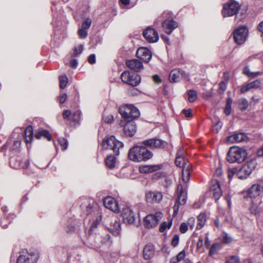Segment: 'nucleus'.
I'll use <instances>...</instances> for the list:
<instances>
[{
	"label": "nucleus",
	"mask_w": 263,
	"mask_h": 263,
	"mask_svg": "<svg viewBox=\"0 0 263 263\" xmlns=\"http://www.w3.org/2000/svg\"><path fill=\"white\" fill-rule=\"evenodd\" d=\"M251 90L250 88V87L249 86V84H247L246 85H243L241 87L240 89V91L242 93H244L245 92H247V91Z\"/></svg>",
	"instance_id": "obj_61"
},
{
	"label": "nucleus",
	"mask_w": 263,
	"mask_h": 263,
	"mask_svg": "<svg viewBox=\"0 0 263 263\" xmlns=\"http://www.w3.org/2000/svg\"><path fill=\"white\" fill-rule=\"evenodd\" d=\"M122 215L125 222L133 224L135 222V214L130 207L126 206L123 209Z\"/></svg>",
	"instance_id": "obj_21"
},
{
	"label": "nucleus",
	"mask_w": 263,
	"mask_h": 263,
	"mask_svg": "<svg viewBox=\"0 0 263 263\" xmlns=\"http://www.w3.org/2000/svg\"><path fill=\"white\" fill-rule=\"evenodd\" d=\"M237 168L235 167L229 168L228 170V176L230 179H231L234 175L237 173Z\"/></svg>",
	"instance_id": "obj_48"
},
{
	"label": "nucleus",
	"mask_w": 263,
	"mask_h": 263,
	"mask_svg": "<svg viewBox=\"0 0 263 263\" xmlns=\"http://www.w3.org/2000/svg\"><path fill=\"white\" fill-rule=\"evenodd\" d=\"M105 164L110 169L114 168L116 164V158L112 155L108 156L105 159Z\"/></svg>",
	"instance_id": "obj_35"
},
{
	"label": "nucleus",
	"mask_w": 263,
	"mask_h": 263,
	"mask_svg": "<svg viewBox=\"0 0 263 263\" xmlns=\"http://www.w3.org/2000/svg\"><path fill=\"white\" fill-rule=\"evenodd\" d=\"M126 65L129 69L136 72L140 71L143 68L142 63L137 59L127 60Z\"/></svg>",
	"instance_id": "obj_24"
},
{
	"label": "nucleus",
	"mask_w": 263,
	"mask_h": 263,
	"mask_svg": "<svg viewBox=\"0 0 263 263\" xmlns=\"http://www.w3.org/2000/svg\"><path fill=\"white\" fill-rule=\"evenodd\" d=\"M238 106L240 110H245L248 106V102L247 99L243 98L238 101Z\"/></svg>",
	"instance_id": "obj_39"
},
{
	"label": "nucleus",
	"mask_w": 263,
	"mask_h": 263,
	"mask_svg": "<svg viewBox=\"0 0 263 263\" xmlns=\"http://www.w3.org/2000/svg\"><path fill=\"white\" fill-rule=\"evenodd\" d=\"M42 137L46 138L48 141L51 140V135L49 132L47 130H41L35 135V137L37 139H40Z\"/></svg>",
	"instance_id": "obj_37"
},
{
	"label": "nucleus",
	"mask_w": 263,
	"mask_h": 263,
	"mask_svg": "<svg viewBox=\"0 0 263 263\" xmlns=\"http://www.w3.org/2000/svg\"><path fill=\"white\" fill-rule=\"evenodd\" d=\"M120 125L123 128V132L127 137H133L137 132L136 123L133 119L128 120L121 119Z\"/></svg>",
	"instance_id": "obj_9"
},
{
	"label": "nucleus",
	"mask_w": 263,
	"mask_h": 263,
	"mask_svg": "<svg viewBox=\"0 0 263 263\" xmlns=\"http://www.w3.org/2000/svg\"><path fill=\"white\" fill-rule=\"evenodd\" d=\"M16 139V140L13 141V145L10 147V148L12 150L17 149L21 146V140L18 138H17Z\"/></svg>",
	"instance_id": "obj_46"
},
{
	"label": "nucleus",
	"mask_w": 263,
	"mask_h": 263,
	"mask_svg": "<svg viewBox=\"0 0 263 263\" xmlns=\"http://www.w3.org/2000/svg\"><path fill=\"white\" fill-rule=\"evenodd\" d=\"M203 239L201 236H200L197 243V249L199 250L203 246Z\"/></svg>",
	"instance_id": "obj_60"
},
{
	"label": "nucleus",
	"mask_w": 263,
	"mask_h": 263,
	"mask_svg": "<svg viewBox=\"0 0 263 263\" xmlns=\"http://www.w3.org/2000/svg\"><path fill=\"white\" fill-rule=\"evenodd\" d=\"M185 256V253L184 250L180 252L177 256V260H178L179 261H181L182 259H183Z\"/></svg>",
	"instance_id": "obj_58"
},
{
	"label": "nucleus",
	"mask_w": 263,
	"mask_h": 263,
	"mask_svg": "<svg viewBox=\"0 0 263 263\" xmlns=\"http://www.w3.org/2000/svg\"><path fill=\"white\" fill-rule=\"evenodd\" d=\"M91 20L89 18H87L82 23L81 28L82 29H84L85 30H88L91 26Z\"/></svg>",
	"instance_id": "obj_43"
},
{
	"label": "nucleus",
	"mask_w": 263,
	"mask_h": 263,
	"mask_svg": "<svg viewBox=\"0 0 263 263\" xmlns=\"http://www.w3.org/2000/svg\"><path fill=\"white\" fill-rule=\"evenodd\" d=\"M221 248V245L219 243H213L210 248L209 251V256H212L214 254H216L218 251Z\"/></svg>",
	"instance_id": "obj_36"
},
{
	"label": "nucleus",
	"mask_w": 263,
	"mask_h": 263,
	"mask_svg": "<svg viewBox=\"0 0 263 263\" xmlns=\"http://www.w3.org/2000/svg\"><path fill=\"white\" fill-rule=\"evenodd\" d=\"M143 257L145 259H149L154 255V248L152 245L148 244L145 246L143 251Z\"/></svg>",
	"instance_id": "obj_29"
},
{
	"label": "nucleus",
	"mask_w": 263,
	"mask_h": 263,
	"mask_svg": "<svg viewBox=\"0 0 263 263\" xmlns=\"http://www.w3.org/2000/svg\"><path fill=\"white\" fill-rule=\"evenodd\" d=\"M59 81H60V87L61 89H64L66 87L67 82L68 79L66 76H61L59 77Z\"/></svg>",
	"instance_id": "obj_40"
},
{
	"label": "nucleus",
	"mask_w": 263,
	"mask_h": 263,
	"mask_svg": "<svg viewBox=\"0 0 263 263\" xmlns=\"http://www.w3.org/2000/svg\"><path fill=\"white\" fill-rule=\"evenodd\" d=\"M177 198L176 199L175 204L173 206V216L177 215L179 206L185 204L187 199V191L185 187L183 188L182 184H179L177 189Z\"/></svg>",
	"instance_id": "obj_4"
},
{
	"label": "nucleus",
	"mask_w": 263,
	"mask_h": 263,
	"mask_svg": "<svg viewBox=\"0 0 263 263\" xmlns=\"http://www.w3.org/2000/svg\"><path fill=\"white\" fill-rule=\"evenodd\" d=\"M248 139V138L247 135L243 133H235L233 135L228 137V141L231 143L241 142L247 141Z\"/></svg>",
	"instance_id": "obj_23"
},
{
	"label": "nucleus",
	"mask_w": 263,
	"mask_h": 263,
	"mask_svg": "<svg viewBox=\"0 0 263 263\" xmlns=\"http://www.w3.org/2000/svg\"><path fill=\"white\" fill-rule=\"evenodd\" d=\"M256 161L254 159H251L247 161L237 171L236 176L241 179L247 178L256 168Z\"/></svg>",
	"instance_id": "obj_6"
},
{
	"label": "nucleus",
	"mask_w": 263,
	"mask_h": 263,
	"mask_svg": "<svg viewBox=\"0 0 263 263\" xmlns=\"http://www.w3.org/2000/svg\"><path fill=\"white\" fill-rule=\"evenodd\" d=\"M188 100L190 102H194L197 98V92L195 90H190L187 92Z\"/></svg>",
	"instance_id": "obj_38"
},
{
	"label": "nucleus",
	"mask_w": 263,
	"mask_h": 263,
	"mask_svg": "<svg viewBox=\"0 0 263 263\" xmlns=\"http://www.w3.org/2000/svg\"><path fill=\"white\" fill-rule=\"evenodd\" d=\"M161 164L159 165H143L139 167V171L141 173H151L160 170Z\"/></svg>",
	"instance_id": "obj_25"
},
{
	"label": "nucleus",
	"mask_w": 263,
	"mask_h": 263,
	"mask_svg": "<svg viewBox=\"0 0 263 263\" xmlns=\"http://www.w3.org/2000/svg\"><path fill=\"white\" fill-rule=\"evenodd\" d=\"M136 55L137 58L147 63L151 59L152 53L151 50H137Z\"/></svg>",
	"instance_id": "obj_26"
},
{
	"label": "nucleus",
	"mask_w": 263,
	"mask_h": 263,
	"mask_svg": "<svg viewBox=\"0 0 263 263\" xmlns=\"http://www.w3.org/2000/svg\"><path fill=\"white\" fill-rule=\"evenodd\" d=\"M146 200L148 203L155 204L161 202L163 194L159 191H148L145 194Z\"/></svg>",
	"instance_id": "obj_13"
},
{
	"label": "nucleus",
	"mask_w": 263,
	"mask_h": 263,
	"mask_svg": "<svg viewBox=\"0 0 263 263\" xmlns=\"http://www.w3.org/2000/svg\"><path fill=\"white\" fill-rule=\"evenodd\" d=\"M188 229V227L186 223L183 222L181 224L180 227V231L182 233H185Z\"/></svg>",
	"instance_id": "obj_54"
},
{
	"label": "nucleus",
	"mask_w": 263,
	"mask_h": 263,
	"mask_svg": "<svg viewBox=\"0 0 263 263\" xmlns=\"http://www.w3.org/2000/svg\"><path fill=\"white\" fill-rule=\"evenodd\" d=\"M227 89V82L222 81L219 85V92L222 93Z\"/></svg>",
	"instance_id": "obj_49"
},
{
	"label": "nucleus",
	"mask_w": 263,
	"mask_h": 263,
	"mask_svg": "<svg viewBox=\"0 0 263 263\" xmlns=\"http://www.w3.org/2000/svg\"><path fill=\"white\" fill-rule=\"evenodd\" d=\"M261 203L258 204L257 202L252 200L251 203L249 208V211L251 214L257 215L261 213L262 211V208L260 206Z\"/></svg>",
	"instance_id": "obj_27"
},
{
	"label": "nucleus",
	"mask_w": 263,
	"mask_h": 263,
	"mask_svg": "<svg viewBox=\"0 0 263 263\" xmlns=\"http://www.w3.org/2000/svg\"><path fill=\"white\" fill-rule=\"evenodd\" d=\"M248 35V29L244 26L238 27L233 32L234 41L238 45L242 44L247 40Z\"/></svg>",
	"instance_id": "obj_10"
},
{
	"label": "nucleus",
	"mask_w": 263,
	"mask_h": 263,
	"mask_svg": "<svg viewBox=\"0 0 263 263\" xmlns=\"http://www.w3.org/2000/svg\"><path fill=\"white\" fill-rule=\"evenodd\" d=\"M177 27L178 23L173 19L166 20L162 23V27L167 34H171Z\"/></svg>",
	"instance_id": "obj_22"
},
{
	"label": "nucleus",
	"mask_w": 263,
	"mask_h": 263,
	"mask_svg": "<svg viewBox=\"0 0 263 263\" xmlns=\"http://www.w3.org/2000/svg\"><path fill=\"white\" fill-rule=\"evenodd\" d=\"M143 145L150 148H164L166 142L164 141L158 139H152L143 142Z\"/></svg>",
	"instance_id": "obj_19"
},
{
	"label": "nucleus",
	"mask_w": 263,
	"mask_h": 263,
	"mask_svg": "<svg viewBox=\"0 0 263 263\" xmlns=\"http://www.w3.org/2000/svg\"><path fill=\"white\" fill-rule=\"evenodd\" d=\"M143 34L149 43H155L159 40L157 31L153 28L148 27L144 30Z\"/></svg>",
	"instance_id": "obj_17"
},
{
	"label": "nucleus",
	"mask_w": 263,
	"mask_h": 263,
	"mask_svg": "<svg viewBox=\"0 0 263 263\" xmlns=\"http://www.w3.org/2000/svg\"><path fill=\"white\" fill-rule=\"evenodd\" d=\"M210 191L216 200H218L222 195V191L219 181L213 179L211 182Z\"/></svg>",
	"instance_id": "obj_20"
},
{
	"label": "nucleus",
	"mask_w": 263,
	"mask_h": 263,
	"mask_svg": "<svg viewBox=\"0 0 263 263\" xmlns=\"http://www.w3.org/2000/svg\"><path fill=\"white\" fill-rule=\"evenodd\" d=\"M179 241V236L178 235L176 234L174 236V237L172 240L171 244L173 247H175L178 245Z\"/></svg>",
	"instance_id": "obj_52"
},
{
	"label": "nucleus",
	"mask_w": 263,
	"mask_h": 263,
	"mask_svg": "<svg viewBox=\"0 0 263 263\" xmlns=\"http://www.w3.org/2000/svg\"><path fill=\"white\" fill-rule=\"evenodd\" d=\"M172 224V220L169 222H163L160 226L159 231L160 232H163L166 228L170 229Z\"/></svg>",
	"instance_id": "obj_42"
},
{
	"label": "nucleus",
	"mask_w": 263,
	"mask_h": 263,
	"mask_svg": "<svg viewBox=\"0 0 263 263\" xmlns=\"http://www.w3.org/2000/svg\"><path fill=\"white\" fill-rule=\"evenodd\" d=\"M239 257L237 256H231L227 261V263H238Z\"/></svg>",
	"instance_id": "obj_51"
},
{
	"label": "nucleus",
	"mask_w": 263,
	"mask_h": 263,
	"mask_svg": "<svg viewBox=\"0 0 263 263\" xmlns=\"http://www.w3.org/2000/svg\"><path fill=\"white\" fill-rule=\"evenodd\" d=\"M221 241L224 243H229L232 241V239L226 233H223L220 237Z\"/></svg>",
	"instance_id": "obj_41"
},
{
	"label": "nucleus",
	"mask_w": 263,
	"mask_h": 263,
	"mask_svg": "<svg viewBox=\"0 0 263 263\" xmlns=\"http://www.w3.org/2000/svg\"><path fill=\"white\" fill-rule=\"evenodd\" d=\"M250 88L256 89L259 87L261 85V82L259 80H256L253 82L248 83Z\"/></svg>",
	"instance_id": "obj_44"
},
{
	"label": "nucleus",
	"mask_w": 263,
	"mask_h": 263,
	"mask_svg": "<svg viewBox=\"0 0 263 263\" xmlns=\"http://www.w3.org/2000/svg\"><path fill=\"white\" fill-rule=\"evenodd\" d=\"M67 99V95L65 93H61L59 97V101L61 104L64 103Z\"/></svg>",
	"instance_id": "obj_56"
},
{
	"label": "nucleus",
	"mask_w": 263,
	"mask_h": 263,
	"mask_svg": "<svg viewBox=\"0 0 263 263\" xmlns=\"http://www.w3.org/2000/svg\"><path fill=\"white\" fill-rule=\"evenodd\" d=\"M63 116L65 120L72 121L76 125L80 120L81 112L80 110H76L72 114L69 110H65L63 111Z\"/></svg>",
	"instance_id": "obj_18"
},
{
	"label": "nucleus",
	"mask_w": 263,
	"mask_h": 263,
	"mask_svg": "<svg viewBox=\"0 0 263 263\" xmlns=\"http://www.w3.org/2000/svg\"><path fill=\"white\" fill-rule=\"evenodd\" d=\"M100 218H97L95 221H93V222L91 224L90 228V231H92L93 229L97 228V227L100 223Z\"/></svg>",
	"instance_id": "obj_53"
},
{
	"label": "nucleus",
	"mask_w": 263,
	"mask_h": 263,
	"mask_svg": "<svg viewBox=\"0 0 263 263\" xmlns=\"http://www.w3.org/2000/svg\"><path fill=\"white\" fill-rule=\"evenodd\" d=\"M88 61L91 64H95L96 63V55H95V54H90L88 57Z\"/></svg>",
	"instance_id": "obj_59"
},
{
	"label": "nucleus",
	"mask_w": 263,
	"mask_h": 263,
	"mask_svg": "<svg viewBox=\"0 0 263 263\" xmlns=\"http://www.w3.org/2000/svg\"><path fill=\"white\" fill-rule=\"evenodd\" d=\"M183 150L180 149L177 154V157L175 160V163L177 166L182 167L183 168V165L185 163H189L185 161L184 158L183 157Z\"/></svg>",
	"instance_id": "obj_30"
},
{
	"label": "nucleus",
	"mask_w": 263,
	"mask_h": 263,
	"mask_svg": "<svg viewBox=\"0 0 263 263\" xmlns=\"http://www.w3.org/2000/svg\"><path fill=\"white\" fill-rule=\"evenodd\" d=\"M58 143L61 146V148L63 150H65L68 146V141L66 139L64 138H61L58 139Z\"/></svg>",
	"instance_id": "obj_45"
},
{
	"label": "nucleus",
	"mask_w": 263,
	"mask_h": 263,
	"mask_svg": "<svg viewBox=\"0 0 263 263\" xmlns=\"http://www.w3.org/2000/svg\"><path fill=\"white\" fill-rule=\"evenodd\" d=\"M240 5L237 2L231 0L224 4L222 10L223 17L231 16L237 14L240 9Z\"/></svg>",
	"instance_id": "obj_7"
},
{
	"label": "nucleus",
	"mask_w": 263,
	"mask_h": 263,
	"mask_svg": "<svg viewBox=\"0 0 263 263\" xmlns=\"http://www.w3.org/2000/svg\"><path fill=\"white\" fill-rule=\"evenodd\" d=\"M33 128L32 126H28L24 131V135L26 143H31L33 138Z\"/></svg>",
	"instance_id": "obj_33"
},
{
	"label": "nucleus",
	"mask_w": 263,
	"mask_h": 263,
	"mask_svg": "<svg viewBox=\"0 0 263 263\" xmlns=\"http://www.w3.org/2000/svg\"><path fill=\"white\" fill-rule=\"evenodd\" d=\"M251 72L250 70L249 66H246L243 70V73L247 75L248 77H250Z\"/></svg>",
	"instance_id": "obj_64"
},
{
	"label": "nucleus",
	"mask_w": 263,
	"mask_h": 263,
	"mask_svg": "<svg viewBox=\"0 0 263 263\" xmlns=\"http://www.w3.org/2000/svg\"><path fill=\"white\" fill-rule=\"evenodd\" d=\"M109 231L112 235L115 236H118L120 235L121 232V227L120 223L118 221H115L112 223L110 227L108 228Z\"/></svg>",
	"instance_id": "obj_32"
},
{
	"label": "nucleus",
	"mask_w": 263,
	"mask_h": 263,
	"mask_svg": "<svg viewBox=\"0 0 263 263\" xmlns=\"http://www.w3.org/2000/svg\"><path fill=\"white\" fill-rule=\"evenodd\" d=\"M37 259V254L32 252H23L18 257L17 263H36Z\"/></svg>",
	"instance_id": "obj_12"
},
{
	"label": "nucleus",
	"mask_w": 263,
	"mask_h": 263,
	"mask_svg": "<svg viewBox=\"0 0 263 263\" xmlns=\"http://www.w3.org/2000/svg\"><path fill=\"white\" fill-rule=\"evenodd\" d=\"M121 79L124 83L133 86H136L141 82V77L139 75L128 70L122 73Z\"/></svg>",
	"instance_id": "obj_8"
},
{
	"label": "nucleus",
	"mask_w": 263,
	"mask_h": 263,
	"mask_svg": "<svg viewBox=\"0 0 263 263\" xmlns=\"http://www.w3.org/2000/svg\"><path fill=\"white\" fill-rule=\"evenodd\" d=\"M78 34L81 39H85L87 36V30L80 28L78 31Z\"/></svg>",
	"instance_id": "obj_47"
},
{
	"label": "nucleus",
	"mask_w": 263,
	"mask_h": 263,
	"mask_svg": "<svg viewBox=\"0 0 263 263\" xmlns=\"http://www.w3.org/2000/svg\"><path fill=\"white\" fill-rule=\"evenodd\" d=\"M191 165L190 163H185L182 169V178L184 183H187L190 178Z\"/></svg>",
	"instance_id": "obj_28"
},
{
	"label": "nucleus",
	"mask_w": 263,
	"mask_h": 263,
	"mask_svg": "<svg viewBox=\"0 0 263 263\" xmlns=\"http://www.w3.org/2000/svg\"><path fill=\"white\" fill-rule=\"evenodd\" d=\"M189 74L180 69L172 70L169 75V80L171 83H175L180 81L182 78H187Z\"/></svg>",
	"instance_id": "obj_14"
},
{
	"label": "nucleus",
	"mask_w": 263,
	"mask_h": 263,
	"mask_svg": "<svg viewBox=\"0 0 263 263\" xmlns=\"http://www.w3.org/2000/svg\"><path fill=\"white\" fill-rule=\"evenodd\" d=\"M247 156L246 150L237 146L231 147L227 155V160L230 163H240L245 161Z\"/></svg>",
	"instance_id": "obj_2"
},
{
	"label": "nucleus",
	"mask_w": 263,
	"mask_h": 263,
	"mask_svg": "<svg viewBox=\"0 0 263 263\" xmlns=\"http://www.w3.org/2000/svg\"><path fill=\"white\" fill-rule=\"evenodd\" d=\"M163 214L161 212H156L153 214H149L144 219V225L147 228L155 227L161 219Z\"/></svg>",
	"instance_id": "obj_11"
},
{
	"label": "nucleus",
	"mask_w": 263,
	"mask_h": 263,
	"mask_svg": "<svg viewBox=\"0 0 263 263\" xmlns=\"http://www.w3.org/2000/svg\"><path fill=\"white\" fill-rule=\"evenodd\" d=\"M119 111L122 116L121 119L133 120L140 116V111L133 104H125L121 106Z\"/></svg>",
	"instance_id": "obj_3"
},
{
	"label": "nucleus",
	"mask_w": 263,
	"mask_h": 263,
	"mask_svg": "<svg viewBox=\"0 0 263 263\" xmlns=\"http://www.w3.org/2000/svg\"><path fill=\"white\" fill-rule=\"evenodd\" d=\"M222 126V123L220 121H218L217 123L214 125L213 127V130L216 133L218 132L219 129L221 128Z\"/></svg>",
	"instance_id": "obj_55"
},
{
	"label": "nucleus",
	"mask_w": 263,
	"mask_h": 263,
	"mask_svg": "<svg viewBox=\"0 0 263 263\" xmlns=\"http://www.w3.org/2000/svg\"><path fill=\"white\" fill-rule=\"evenodd\" d=\"M183 114L185 115L186 117H192V115L191 112V110L190 109H183L182 110Z\"/></svg>",
	"instance_id": "obj_62"
},
{
	"label": "nucleus",
	"mask_w": 263,
	"mask_h": 263,
	"mask_svg": "<svg viewBox=\"0 0 263 263\" xmlns=\"http://www.w3.org/2000/svg\"><path fill=\"white\" fill-rule=\"evenodd\" d=\"M102 146L104 148L109 149L116 154H119V149L123 147V143L117 140L114 136L106 137L102 142Z\"/></svg>",
	"instance_id": "obj_5"
},
{
	"label": "nucleus",
	"mask_w": 263,
	"mask_h": 263,
	"mask_svg": "<svg viewBox=\"0 0 263 263\" xmlns=\"http://www.w3.org/2000/svg\"><path fill=\"white\" fill-rule=\"evenodd\" d=\"M224 111L226 115H230L231 113V106L226 105Z\"/></svg>",
	"instance_id": "obj_63"
},
{
	"label": "nucleus",
	"mask_w": 263,
	"mask_h": 263,
	"mask_svg": "<svg viewBox=\"0 0 263 263\" xmlns=\"http://www.w3.org/2000/svg\"><path fill=\"white\" fill-rule=\"evenodd\" d=\"M198 223L196 226L197 230H200L204 226L206 221V215L204 213H201L197 218Z\"/></svg>",
	"instance_id": "obj_34"
},
{
	"label": "nucleus",
	"mask_w": 263,
	"mask_h": 263,
	"mask_svg": "<svg viewBox=\"0 0 263 263\" xmlns=\"http://www.w3.org/2000/svg\"><path fill=\"white\" fill-rule=\"evenodd\" d=\"M9 163L11 167L15 169H19L23 167L21 159L18 157H11L10 158Z\"/></svg>",
	"instance_id": "obj_31"
},
{
	"label": "nucleus",
	"mask_w": 263,
	"mask_h": 263,
	"mask_svg": "<svg viewBox=\"0 0 263 263\" xmlns=\"http://www.w3.org/2000/svg\"><path fill=\"white\" fill-rule=\"evenodd\" d=\"M263 192V181H259L253 184L248 190V194L250 198H255Z\"/></svg>",
	"instance_id": "obj_15"
},
{
	"label": "nucleus",
	"mask_w": 263,
	"mask_h": 263,
	"mask_svg": "<svg viewBox=\"0 0 263 263\" xmlns=\"http://www.w3.org/2000/svg\"><path fill=\"white\" fill-rule=\"evenodd\" d=\"M129 159L134 162L147 161L153 156V154L148 151L145 146H135L129 150Z\"/></svg>",
	"instance_id": "obj_1"
},
{
	"label": "nucleus",
	"mask_w": 263,
	"mask_h": 263,
	"mask_svg": "<svg viewBox=\"0 0 263 263\" xmlns=\"http://www.w3.org/2000/svg\"><path fill=\"white\" fill-rule=\"evenodd\" d=\"M78 62L76 59H72L69 62V66L72 68L75 69L77 67Z\"/></svg>",
	"instance_id": "obj_57"
},
{
	"label": "nucleus",
	"mask_w": 263,
	"mask_h": 263,
	"mask_svg": "<svg viewBox=\"0 0 263 263\" xmlns=\"http://www.w3.org/2000/svg\"><path fill=\"white\" fill-rule=\"evenodd\" d=\"M104 206L115 213H118L120 212L119 206L116 200L111 196H107L104 199Z\"/></svg>",
	"instance_id": "obj_16"
},
{
	"label": "nucleus",
	"mask_w": 263,
	"mask_h": 263,
	"mask_svg": "<svg viewBox=\"0 0 263 263\" xmlns=\"http://www.w3.org/2000/svg\"><path fill=\"white\" fill-rule=\"evenodd\" d=\"M114 117L111 115H104L103 116V120L107 123H110L113 120Z\"/></svg>",
	"instance_id": "obj_50"
}]
</instances>
